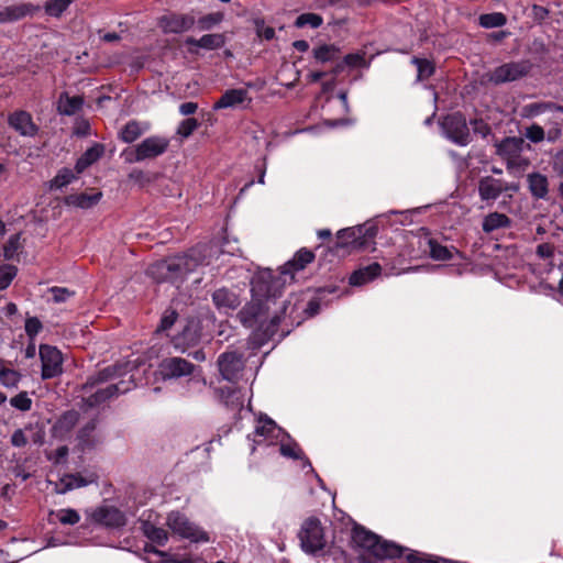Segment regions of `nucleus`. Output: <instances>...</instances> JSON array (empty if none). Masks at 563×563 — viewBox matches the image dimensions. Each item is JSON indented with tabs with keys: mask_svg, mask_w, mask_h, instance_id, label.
<instances>
[{
	"mask_svg": "<svg viewBox=\"0 0 563 563\" xmlns=\"http://www.w3.org/2000/svg\"><path fill=\"white\" fill-rule=\"evenodd\" d=\"M210 252L211 246L199 243L183 254L156 262L148 268V274L159 283L183 282L198 267L210 264Z\"/></svg>",
	"mask_w": 563,
	"mask_h": 563,
	"instance_id": "obj_1",
	"label": "nucleus"
},
{
	"mask_svg": "<svg viewBox=\"0 0 563 563\" xmlns=\"http://www.w3.org/2000/svg\"><path fill=\"white\" fill-rule=\"evenodd\" d=\"M314 258L316 255L313 251L301 247L295 253L294 257L282 267L279 276L275 277L271 273L260 276L254 289L263 291L267 298L280 297L287 277L294 280L295 273L305 269Z\"/></svg>",
	"mask_w": 563,
	"mask_h": 563,
	"instance_id": "obj_2",
	"label": "nucleus"
},
{
	"mask_svg": "<svg viewBox=\"0 0 563 563\" xmlns=\"http://www.w3.org/2000/svg\"><path fill=\"white\" fill-rule=\"evenodd\" d=\"M377 233V225L371 222L342 229L336 233V240L333 242V249L336 251L346 250L349 253L365 251L375 243Z\"/></svg>",
	"mask_w": 563,
	"mask_h": 563,
	"instance_id": "obj_3",
	"label": "nucleus"
},
{
	"mask_svg": "<svg viewBox=\"0 0 563 563\" xmlns=\"http://www.w3.org/2000/svg\"><path fill=\"white\" fill-rule=\"evenodd\" d=\"M352 540L357 547L363 548L377 559H393L402 554L401 547L380 540L377 534L363 527H355L353 529Z\"/></svg>",
	"mask_w": 563,
	"mask_h": 563,
	"instance_id": "obj_4",
	"label": "nucleus"
},
{
	"mask_svg": "<svg viewBox=\"0 0 563 563\" xmlns=\"http://www.w3.org/2000/svg\"><path fill=\"white\" fill-rule=\"evenodd\" d=\"M301 550L307 554H317L327 544L324 529L316 517L307 518L298 532Z\"/></svg>",
	"mask_w": 563,
	"mask_h": 563,
	"instance_id": "obj_5",
	"label": "nucleus"
},
{
	"mask_svg": "<svg viewBox=\"0 0 563 563\" xmlns=\"http://www.w3.org/2000/svg\"><path fill=\"white\" fill-rule=\"evenodd\" d=\"M166 523L175 534L190 542H209L210 540L208 532L179 511L170 512L167 516Z\"/></svg>",
	"mask_w": 563,
	"mask_h": 563,
	"instance_id": "obj_6",
	"label": "nucleus"
},
{
	"mask_svg": "<svg viewBox=\"0 0 563 563\" xmlns=\"http://www.w3.org/2000/svg\"><path fill=\"white\" fill-rule=\"evenodd\" d=\"M294 302L291 300L284 301L280 314H275L271 320L272 327H277L282 321H286L287 319H289L291 323L296 322V324L299 325L302 320H296L294 316L298 311H302L308 318L319 313L320 300L318 298H312L307 303L298 297H294Z\"/></svg>",
	"mask_w": 563,
	"mask_h": 563,
	"instance_id": "obj_7",
	"label": "nucleus"
},
{
	"mask_svg": "<svg viewBox=\"0 0 563 563\" xmlns=\"http://www.w3.org/2000/svg\"><path fill=\"white\" fill-rule=\"evenodd\" d=\"M532 67L529 59L508 62L494 68L489 75V81L496 86L517 81L530 75Z\"/></svg>",
	"mask_w": 563,
	"mask_h": 563,
	"instance_id": "obj_8",
	"label": "nucleus"
},
{
	"mask_svg": "<svg viewBox=\"0 0 563 563\" xmlns=\"http://www.w3.org/2000/svg\"><path fill=\"white\" fill-rule=\"evenodd\" d=\"M442 128L446 136L455 144L465 146L471 142L470 129L463 113L453 112L445 115Z\"/></svg>",
	"mask_w": 563,
	"mask_h": 563,
	"instance_id": "obj_9",
	"label": "nucleus"
},
{
	"mask_svg": "<svg viewBox=\"0 0 563 563\" xmlns=\"http://www.w3.org/2000/svg\"><path fill=\"white\" fill-rule=\"evenodd\" d=\"M258 280V277L253 283L252 291L256 295L262 296L265 300L260 298L252 299L251 302L246 303L240 311H239V319L241 323L244 327L253 328L260 319L264 316L265 310L268 309V301L276 299L277 297H271L267 298L263 291L255 290L256 283Z\"/></svg>",
	"mask_w": 563,
	"mask_h": 563,
	"instance_id": "obj_10",
	"label": "nucleus"
},
{
	"mask_svg": "<svg viewBox=\"0 0 563 563\" xmlns=\"http://www.w3.org/2000/svg\"><path fill=\"white\" fill-rule=\"evenodd\" d=\"M169 146V140L159 135H152L144 139L135 146V157L137 161L153 159L163 155Z\"/></svg>",
	"mask_w": 563,
	"mask_h": 563,
	"instance_id": "obj_11",
	"label": "nucleus"
},
{
	"mask_svg": "<svg viewBox=\"0 0 563 563\" xmlns=\"http://www.w3.org/2000/svg\"><path fill=\"white\" fill-rule=\"evenodd\" d=\"M196 23L191 14L172 12L158 19V25L165 34H179L189 31Z\"/></svg>",
	"mask_w": 563,
	"mask_h": 563,
	"instance_id": "obj_12",
	"label": "nucleus"
},
{
	"mask_svg": "<svg viewBox=\"0 0 563 563\" xmlns=\"http://www.w3.org/2000/svg\"><path fill=\"white\" fill-rule=\"evenodd\" d=\"M8 124L21 136L34 137L38 133V126L34 123L30 112L15 110L8 115Z\"/></svg>",
	"mask_w": 563,
	"mask_h": 563,
	"instance_id": "obj_13",
	"label": "nucleus"
},
{
	"mask_svg": "<svg viewBox=\"0 0 563 563\" xmlns=\"http://www.w3.org/2000/svg\"><path fill=\"white\" fill-rule=\"evenodd\" d=\"M346 67L350 68H367L369 67V63L365 59V53H351L345 56H341L339 64L332 66L330 68L331 73V81L323 84V89L327 90L329 87L334 85L336 77L344 71Z\"/></svg>",
	"mask_w": 563,
	"mask_h": 563,
	"instance_id": "obj_14",
	"label": "nucleus"
},
{
	"mask_svg": "<svg viewBox=\"0 0 563 563\" xmlns=\"http://www.w3.org/2000/svg\"><path fill=\"white\" fill-rule=\"evenodd\" d=\"M245 360L243 354H221L218 358V366L224 379L233 382L240 377L244 368Z\"/></svg>",
	"mask_w": 563,
	"mask_h": 563,
	"instance_id": "obj_15",
	"label": "nucleus"
},
{
	"mask_svg": "<svg viewBox=\"0 0 563 563\" xmlns=\"http://www.w3.org/2000/svg\"><path fill=\"white\" fill-rule=\"evenodd\" d=\"M80 418L79 411L71 409L60 415L52 427V435L58 440H65L70 437L74 428Z\"/></svg>",
	"mask_w": 563,
	"mask_h": 563,
	"instance_id": "obj_16",
	"label": "nucleus"
},
{
	"mask_svg": "<svg viewBox=\"0 0 563 563\" xmlns=\"http://www.w3.org/2000/svg\"><path fill=\"white\" fill-rule=\"evenodd\" d=\"M93 521L110 528H119L125 525L124 514L113 506H102L92 514Z\"/></svg>",
	"mask_w": 563,
	"mask_h": 563,
	"instance_id": "obj_17",
	"label": "nucleus"
},
{
	"mask_svg": "<svg viewBox=\"0 0 563 563\" xmlns=\"http://www.w3.org/2000/svg\"><path fill=\"white\" fill-rule=\"evenodd\" d=\"M40 9V5L31 2L8 5L0 11V23L19 21L27 15H33Z\"/></svg>",
	"mask_w": 563,
	"mask_h": 563,
	"instance_id": "obj_18",
	"label": "nucleus"
},
{
	"mask_svg": "<svg viewBox=\"0 0 563 563\" xmlns=\"http://www.w3.org/2000/svg\"><path fill=\"white\" fill-rule=\"evenodd\" d=\"M194 365L180 357L167 358L159 365V371L164 378H177L189 375Z\"/></svg>",
	"mask_w": 563,
	"mask_h": 563,
	"instance_id": "obj_19",
	"label": "nucleus"
},
{
	"mask_svg": "<svg viewBox=\"0 0 563 563\" xmlns=\"http://www.w3.org/2000/svg\"><path fill=\"white\" fill-rule=\"evenodd\" d=\"M251 101L249 91L243 88H234L225 90L222 96L214 102L213 110H221L227 108H235L245 101Z\"/></svg>",
	"mask_w": 563,
	"mask_h": 563,
	"instance_id": "obj_20",
	"label": "nucleus"
},
{
	"mask_svg": "<svg viewBox=\"0 0 563 563\" xmlns=\"http://www.w3.org/2000/svg\"><path fill=\"white\" fill-rule=\"evenodd\" d=\"M314 64H331V67L339 64L341 57V48L335 44H321L311 51Z\"/></svg>",
	"mask_w": 563,
	"mask_h": 563,
	"instance_id": "obj_21",
	"label": "nucleus"
},
{
	"mask_svg": "<svg viewBox=\"0 0 563 563\" xmlns=\"http://www.w3.org/2000/svg\"><path fill=\"white\" fill-rule=\"evenodd\" d=\"M212 301L218 310L224 312H228L229 310H235L241 303L239 296L225 287L213 291Z\"/></svg>",
	"mask_w": 563,
	"mask_h": 563,
	"instance_id": "obj_22",
	"label": "nucleus"
},
{
	"mask_svg": "<svg viewBox=\"0 0 563 563\" xmlns=\"http://www.w3.org/2000/svg\"><path fill=\"white\" fill-rule=\"evenodd\" d=\"M478 195L483 201H495L501 195V179L482 177L478 180Z\"/></svg>",
	"mask_w": 563,
	"mask_h": 563,
	"instance_id": "obj_23",
	"label": "nucleus"
},
{
	"mask_svg": "<svg viewBox=\"0 0 563 563\" xmlns=\"http://www.w3.org/2000/svg\"><path fill=\"white\" fill-rule=\"evenodd\" d=\"M380 272L382 266L377 262L371 263L367 266L354 271L349 278V283L352 286L365 285L379 276Z\"/></svg>",
	"mask_w": 563,
	"mask_h": 563,
	"instance_id": "obj_24",
	"label": "nucleus"
},
{
	"mask_svg": "<svg viewBox=\"0 0 563 563\" xmlns=\"http://www.w3.org/2000/svg\"><path fill=\"white\" fill-rule=\"evenodd\" d=\"M42 361V377L54 378L63 373V354H40Z\"/></svg>",
	"mask_w": 563,
	"mask_h": 563,
	"instance_id": "obj_25",
	"label": "nucleus"
},
{
	"mask_svg": "<svg viewBox=\"0 0 563 563\" xmlns=\"http://www.w3.org/2000/svg\"><path fill=\"white\" fill-rule=\"evenodd\" d=\"M102 197L101 191H96L92 194L88 192H79V194H70L65 197L64 202L67 206H74L81 209H90L96 206Z\"/></svg>",
	"mask_w": 563,
	"mask_h": 563,
	"instance_id": "obj_26",
	"label": "nucleus"
},
{
	"mask_svg": "<svg viewBox=\"0 0 563 563\" xmlns=\"http://www.w3.org/2000/svg\"><path fill=\"white\" fill-rule=\"evenodd\" d=\"M528 187L531 196L536 199H548L549 180L541 173L534 172L528 175Z\"/></svg>",
	"mask_w": 563,
	"mask_h": 563,
	"instance_id": "obj_27",
	"label": "nucleus"
},
{
	"mask_svg": "<svg viewBox=\"0 0 563 563\" xmlns=\"http://www.w3.org/2000/svg\"><path fill=\"white\" fill-rule=\"evenodd\" d=\"M84 106V97L73 96L68 92H62L57 101V111L62 115H74L81 110Z\"/></svg>",
	"mask_w": 563,
	"mask_h": 563,
	"instance_id": "obj_28",
	"label": "nucleus"
},
{
	"mask_svg": "<svg viewBox=\"0 0 563 563\" xmlns=\"http://www.w3.org/2000/svg\"><path fill=\"white\" fill-rule=\"evenodd\" d=\"M92 482L93 479H86L80 474H65L55 483L54 490L57 494H66L75 488L87 486Z\"/></svg>",
	"mask_w": 563,
	"mask_h": 563,
	"instance_id": "obj_29",
	"label": "nucleus"
},
{
	"mask_svg": "<svg viewBox=\"0 0 563 563\" xmlns=\"http://www.w3.org/2000/svg\"><path fill=\"white\" fill-rule=\"evenodd\" d=\"M186 44L212 51L223 47L225 37L223 34H205L200 38L187 37Z\"/></svg>",
	"mask_w": 563,
	"mask_h": 563,
	"instance_id": "obj_30",
	"label": "nucleus"
},
{
	"mask_svg": "<svg viewBox=\"0 0 563 563\" xmlns=\"http://www.w3.org/2000/svg\"><path fill=\"white\" fill-rule=\"evenodd\" d=\"M511 227V219L505 214L497 211L490 212L485 216L482 229L485 233L489 234L499 229H507Z\"/></svg>",
	"mask_w": 563,
	"mask_h": 563,
	"instance_id": "obj_31",
	"label": "nucleus"
},
{
	"mask_svg": "<svg viewBox=\"0 0 563 563\" xmlns=\"http://www.w3.org/2000/svg\"><path fill=\"white\" fill-rule=\"evenodd\" d=\"M521 111L525 118H536L548 111L563 112V107L551 101H538L525 104Z\"/></svg>",
	"mask_w": 563,
	"mask_h": 563,
	"instance_id": "obj_32",
	"label": "nucleus"
},
{
	"mask_svg": "<svg viewBox=\"0 0 563 563\" xmlns=\"http://www.w3.org/2000/svg\"><path fill=\"white\" fill-rule=\"evenodd\" d=\"M146 130L147 126H143L137 120H130L121 128L118 137L123 143L130 144L136 141Z\"/></svg>",
	"mask_w": 563,
	"mask_h": 563,
	"instance_id": "obj_33",
	"label": "nucleus"
},
{
	"mask_svg": "<svg viewBox=\"0 0 563 563\" xmlns=\"http://www.w3.org/2000/svg\"><path fill=\"white\" fill-rule=\"evenodd\" d=\"M429 246V256L434 261H451L453 258L454 253H459L457 249L454 246H445L442 245L438 240L430 238L428 240Z\"/></svg>",
	"mask_w": 563,
	"mask_h": 563,
	"instance_id": "obj_34",
	"label": "nucleus"
},
{
	"mask_svg": "<svg viewBox=\"0 0 563 563\" xmlns=\"http://www.w3.org/2000/svg\"><path fill=\"white\" fill-rule=\"evenodd\" d=\"M214 391L219 400L223 402L227 407L235 409L243 405L239 390L231 386L220 387L217 388Z\"/></svg>",
	"mask_w": 563,
	"mask_h": 563,
	"instance_id": "obj_35",
	"label": "nucleus"
},
{
	"mask_svg": "<svg viewBox=\"0 0 563 563\" xmlns=\"http://www.w3.org/2000/svg\"><path fill=\"white\" fill-rule=\"evenodd\" d=\"M197 340L196 331L190 325H186L179 335L173 338L172 342L175 349L186 352L187 349L195 345Z\"/></svg>",
	"mask_w": 563,
	"mask_h": 563,
	"instance_id": "obj_36",
	"label": "nucleus"
},
{
	"mask_svg": "<svg viewBox=\"0 0 563 563\" xmlns=\"http://www.w3.org/2000/svg\"><path fill=\"white\" fill-rule=\"evenodd\" d=\"M142 531L148 540L158 545H165L168 541L167 531L163 528L154 526L148 521L143 522Z\"/></svg>",
	"mask_w": 563,
	"mask_h": 563,
	"instance_id": "obj_37",
	"label": "nucleus"
},
{
	"mask_svg": "<svg viewBox=\"0 0 563 563\" xmlns=\"http://www.w3.org/2000/svg\"><path fill=\"white\" fill-rule=\"evenodd\" d=\"M118 390L117 385L107 386L106 388L98 389L96 393L85 398V402L88 407L98 406L114 396Z\"/></svg>",
	"mask_w": 563,
	"mask_h": 563,
	"instance_id": "obj_38",
	"label": "nucleus"
},
{
	"mask_svg": "<svg viewBox=\"0 0 563 563\" xmlns=\"http://www.w3.org/2000/svg\"><path fill=\"white\" fill-rule=\"evenodd\" d=\"M76 178L77 175L73 169L64 167L59 169L56 176L49 181V189H62L73 183Z\"/></svg>",
	"mask_w": 563,
	"mask_h": 563,
	"instance_id": "obj_39",
	"label": "nucleus"
},
{
	"mask_svg": "<svg viewBox=\"0 0 563 563\" xmlns=\"http://www.w3.org/2000/svg\"><path fill=\"white\" fill-rule=\"evenodd\" d=\"M411 63L417 66V80L419 81L429 79L435 71L434 64L427 58L413 56Z\"/></svg>",
	"mask_w": 563,
	"mask_h": 563,
	"instance_id": "obj_40",
	"label": "nucleus"
},
{
	"mask_svg": "<svg viewBox=\"0 0 563 563\" xmlns=\"http://www.w3.org/2000/svg\"><path fill=\"white\" fill-rule=\"evenodd\" d=\"M478 23L485 29L501 27L507 23V16L501 12L484 13L479 15Z\"/></svg>",
	"mask_w": 563,
	"mask_h": 563,
	"instance_id": "obj_41",
	"label": "nucleus"
},
{
	"mask_svg": "<svg viewBox=\"0 0 563 563\" xmlns=\"http://www.w3.org/2000/svg\"><path fill=\"white\" fill-rule=\"evenodd\" d=\"M406 561L408 563H451L448 560H444V559H441L438 556H433V555H430V554H427L423 552H419V551H410L406 555Z\"/></svg>",
	"mask_w": 563,
	"mask_h": 563,
	"instance_id": "obj_42",
	"label": "nucleus"
},
{
	"mask_svg": "<svg viewBox=\"0 0 563 563\" xmlns=\"http://www.w3.org/2000/svg\"><path fill=\"white\" fill-rule=\"evenodd\" d=\"M97 428V421H88L78 432V440L82 446H91L95 444L93 432Z\"/></svg>",
	"mask_w": 563,
	"mask_h": 563,
	"instance_id": "obj_43",
	"label": "nucleus"
},
{
	"mask_svg": "<svg viewBox=\"0 0 563 563\" xmlns=\"http://www.w3.org/2000/svg\"><path fill=\"white\" fill-rule=\"evenodd\" d=\"M323 23V18L317 13H302L297 16L295 21L296 27H303L306 25L311 26L312 29H318Z\"/></svg>",
	"mask_w": 563,
	"mask_h": 563,
	"instance_id": "obj_44",
	"label": "nucleus"
},
{
	"mask_svg": "<svg viewBox=\"0 0 563 563\" xmlns=\"http://www.w3.org/2000/svg\"><path fill=\"white\" fill-rule=\"evenodd\" d=\"M18 274V268L11 264L0 265V290L7 289Z\"/></svg>",
	"mask_w": 563,
	"mask_h": 563,
	"instance_id": "obj_45",
	"label": "nucleus"
},
{
	"mask_svg": "<svg viewBox=\"0 0 563 563\" xmlns=\"http://www.w3.org/2000/svg\"><path fill=\"white\" fill-rule=\"evenodd\" d=\"M224 15L222 12L208 13L198 19V29L201 31L211 30L213 26L222 22Z\"/></svg>",
	"mask_w": 563,
	"mask_h": 563,
	"instance_id": "obj_46",
	"label": "nucleus"
},
{
	"mask_svg": "<svg viewBox=\"0 0 563 563\" xmlns=\"http://www.w3.org/2000/svg\"><path fill=\"white\" fill-rule=\"evenodd\" d=\"M21 249L20 234H13L3 245V257L7 261L13 260Z\"/></svg>",
	"mask_w": 563,
	"mask_h": 563,
	"instance_id": "obj_47",
	"label": "nucleus"
},
{
	"mask_svg": "<svg viewBox=\"0 0 563 563\" xmlns=\"http://www.w3.org/2000/svg\"><path fill=\"white\" fill-rule=\"evenodd\" d=\"M21 375L11 368H0V384L5 387H15L20 380Z\"/></svg>",
	"mask_w": 563,
	"mask_h": 563,
	"instance_id": "obj_48",
	"label": "nucleus"
},
{
	"mask_svg": "<svg viewBox=\"0 0 563 563\" xmlns=\"http://www.w3.org/2000/svg\"><path fill=\"white\" fill-rule=\"evenodd\" d=\"M199 124L196 118H187L179 123L177 134L183 139H187L198 129Z\"/></svg>",
	"mask_w": 563,
	"mask_h": 563,
	"instance_id": "obj_49",
	"label": "nucleus"
},
{
	"mask_svg": "<svg viewBox=\"0 0 563 563\" xmlns=\"http://www.w3.org/2000/svg\"><path fill=\"white\" fill-rule=\"evenodd\" d=\"M104 153V145L101 143H95L92 146L87 148L82 156L88 161V164L92 165L101 158Z\"/></svg>",
	"mask_w": 563,
	"mask_h": 563,
	"instance_id": "obj_50",
	"label": "nucleus"
},
{
	"mask_svg": "<svg viewBox=\"0 0 563 563\" xmlns=\"http://www.w3.org/2000/svg\"><path fill=\"white\" fill-rule=\"evenodd\" d=\"M525 136L532 143H540L544 140L545 132L541 125L533 123L526 129Z\"/></svg>",
	"mask_w": 563,
	"mask_h": 563,
	"instance_id": "obj_51",
	"label": "nucleus"
},
{
	"mask_svg": "<svg viewBox=\"0 0 563 563\" xmlns=\"http://www.w3.org/2000/svg\"><path fill=\"white\" fill-rule=\"evenodd\" d=\"M11 406L22 411H26L32 406V400L26 391H22L10 399Z\"/></svg>",
	"mask_w": 563,
	"mask_h": 563,
	"instance_id": "obj_52",
	"label": "nucleus"
},
{
	"mask_svg": "<svg viewBox=\"0 0 563 563\" xmlns=\"http://www.w3.org/2000/svg\"><path fill=\"white\" fill-rule=\"evenodd\" d=\"M57 518L63 525H76L80 520L79 514L74 509H62L57 514Z\"/></svg>",
	"mask_w": 563,
	"mask_h": 563,
	"instance_id": "obj_53",
	"label": "nucleus"
},
{
	"mask_svg": "<svg viewBox=\"0 0 563 563\" xmlns=\"http://www.w3.org/2000/svg\"><path fill=\"white\" fill-rule=\"evenodd\" d=\"M42 329L43 324L38 318L30 317L25 320V332L30 340H33Z\"/></svg>",
	"mask_w": 563,
	"mask_h": 563,
	"instance_id": "obj_54",
	"label": "nucleus"
},
{
	"mask_svg": "<svg viewBox=\"0 0 563 563\" xmlns=\"http://www.w3.org/2000/svg\"><path fill=\"white\" fill-rule=\"evenodd\" d=\"M177 317L178 313L175 310L165 311L157 328V332L167 331L170 329L175 324Z\"/></svg>",
	"mask_w": 563,
	"mask_h": 563,
	"instance_id": "obj_55",
	"label": "nucleus"
},
{
	"mask_svg": "<svg viewBox=\"0 0 563 563\" xmlns=\"http://www.w3.org/2000/svg\"><path fill=\"white\" fill-rule=\"evenodd\" d=\"M552 172L560 178H563V148L556 151L550 161Z\"/></svg>",
	"mask_w": 563,
	"mask_h": 563,
	"instance_id": "obj_56",
	"label": "nucleus"
},
{
	"mask_svg": "<svg viewBox=\"0 0 563 563\" xmlns=\"http://www.w3.org/2000/svg\"><path fill=\"white\" fill-rule=\"evenodd\" d=\"M256 34L258 37L264 38L266 41H271L275 37V29L272 26H265L263 20L255 21Z\"/></svg>",
	"mask_w": 563,
	"mask_h": 563,
	"instance_id": "obj_57",
	"label": "nucleus"
},
{
	"mask_svg": "<svg viewBox=\"0 0 563 563\" xmlns=\"http://www.w3.org/2000/svg\"><path fill=\"white\" fill-rule=\"evenodd\" d=\"M30 441V437L27 434V430L25 429H16L11 437V444L16 448H21L27 444Z\"/></svg>",
	"mask_w": 563,
	"mask_h": 563,
	"instance_id": "obj_58",
	"label": "nucleus"
},
{
	"mask_svg": "<svg viewBox=\"0 0 563 563\" xmlns=\"http://www.w3.org/2000/svg\"><path fill=\"white\" fill-rule=\"evenodd\" d=\"M471 124L473 125L474 132L481 134L483 137H486L492 132L490 125L482 119H474L471 121Z\"/></svg>",
	"mask_w": 563,
	"mask_h": 563,
	"instance_id": "obj_59",
	"label": "nucleus"
},
{
	"mask_svg": "<svg viewBox=\"0 0 563 563\" xmlns=\"http://www.w3.org/2000/svg\"><path fill=\"white\" fill-rule=\"evenodd\" d=\"M280 453L284 456L291 457V459H300L301 457V450L297 444H282L280 446Z\"/></svg>",
	"mask_w": 563,
	"mask_h": 563,
	"instance_id": "obj_60",
	"label": "nucleus"
},
{
	"mask_svg": "<svg viewBox=\"0 0 563 563\" xmlns=\"http://www.w3.org/2000/svg\"><path fill=\"white\" fill-rule=\"evenodd\" d=\"M555 247L551 243H541L537 246L536 254L543 260L553 257Z\"/></svg>",
	"mask_w": 563,
	"mask_h": 563,
	"instance_id": "obj_61",
	"label": "nucleus"
},
{
	"mask_svg": "<svg viewBox=\"0 0 563 563\" xmlns=\"http://www.w3.org/2000/svg\"><path fill=\"white\" fill-rule=\"evenodd\" d=\"M275 428V422L271 419H266L265 421H261V426L256 427L255 433L257 435L268 437L274 432Z\"/></svg>",
	"mask_w": 563,
	"mask_h": 563,
	"instance_id": "obj_62",
	"label": "nucleus"
},
{
	"mask_svg": "<svg viewBox=\"0 0 563 563\" xmlns=\"http://www.w3.org/2000/svg\"><path fill=\"white\" fill-rule=\"evenodd\" d=\"M74 134L77 136H88L90 134V124L86 119L77 120L74 126Z\"/></svg>",
	"mask_w": 563,
	"mask_h": 563,
	"instance_id": "obj_63",
	"label": "nucleus"
},
{
	"mask_svg": "<svg viewBox=\"0 0 563 563\" xmlns=\"http://www.w3.org/2000/svg\"><path fill=\"white\" fill-rule=\"evenodd\" d=\"M68 452V448L66 445H62L57 448L53 454L48 455V459L53 461L54 464H59L65 462Z\"/></svg>",
	"mask_w": 563,
	"mask_h": 563,
	"instance_id": "obj_64",
	"label": "nucleus"
}]
</instances>
